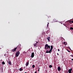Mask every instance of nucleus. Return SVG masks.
Wrapping results in <instances>:
<instances>
[{"instance_id":"1","label":"nucleus","mask_w":73,"mask_h":73,"mask_svg":"<svg viewBox=\"0 0 73 73\" xmlns=\"http://www.w3.org/2000/svg\"><path fill=\"white\" fill-rule=\"evenodd\" d=\"M17 49V50H19V51H20V50H21V46L20 45H18L17 47L15 48L14 49L11 50V51H12V52H14Z\"/></svg>"},{"instance_id":"2","label":"nucleus","mask_w":73,"mask_h":73,"mask_svg":"<svg viewBox=\"0 0 73 73\" xmlns=\"http://www.w3.org/2000/svg\"><path fill=\"white\" fill-rule=\"evenodd\" d=\"M19 54H20V52L19 51H18L16 52V56L17 57H18L19 56Z\"/></svg>"},{"instance_id":"3","label":"nucleus","mask_w":73,"mask_h":73,"mask_svg":"<svg viewBox=\"0 0 73 73\" xmlns=\"http://www.w3.org/2000/svg\"><path fill=\"white\" fill-rule=\"evenodd\" d=\"M46 50V53H51V51L50 50H49V49H47Z\"/></svg>"},{"instance_id":"4","label":"nucleus","mask_w":73,"mask_h":73,"mask_svg":"<svg viewBox=\"0 0 73 73\" xmlns=\"http://www.w3.org/2000/svg\"><path fill=\"white\" fill-rule=\"evenodd\" d=\"M34 56H35V54L34 53V52H32L31 54V57L32 58H33L34 57Z\"/></svg>"},{"instance_id":"5","label":"nucleus","mask_w":73,"mask_h":73,"mask_svg":"<svg viewBox=\"0 0 73 73\" xmlns=\"http://www.w3.org/2000/svg\"><path fill=\"white\" fill-rule=\"evenodd\" d=\"M72 69L71 68L70 69L68 70V72L69 73H72Z\"/></svg>"},{"instance_id":"6","label":"nucleus","mask_w":73,"mask_h":73,"mask_svg":"<svg viewBox=\"0 0 73 73\" xmlns=\"http://www.w3.org/2000/svg\"><path fill=\"white\" fill-rule=\"evenodd\" d=\"M58 71H60V70H61V68H60V67L58 66Z\"/></svg>"},{"instance_id":"7","label":"nucleus","mask_w":73,"mask_h":73,"mask_svg":"<svg viewBox=\"0 0 73 73\" xmlns=\"http://www.w3.org/2000/svg\"><path fill=\"white\" fill-rule=\"evenodd\" d=\"M50 49V46H48L47 47H46V50H47V49Z\"/></svg>"},{"instance_id":"8","label":"nucleus","mask_w":73,"mask_h":73,"mask_svg":"<svg viewBox=\"0 0 73 73\" xmlns=\"http://www.w3.org/2000/svg\"><path fill=\"white\" fill-rule=\"evenodd\" d=\"M51 51L52 52V50L53 49V46L52 45L51 46V49H50Z\"/></svg>"},{"instance_id":"9","label":"nucleus","mask_w":73,"mask_h":73,"mask_svg":"<svg viewBox=\"0 0 73 73\" xmlns=\"http://www.w3.org/2000/svg\"><path fill=\"white\" fill-rule=\"evenodd\" d=\"M47 40H48V41H50V37H48L47 38Z\"/></svg>"},{"instance_id":"10","label":"nucleus","mask_w":73,"mask_h":73,"mask_svg":"<svg viewBox=\"0 0 73 73\" xmlns=\"http://www.w3.org/2000/svg\"><path fill=\"white\" fill-rule=\"evenodd\" d=\"M8 64L9 65H12V63L11 62V61H9L8 62Z\"/></svg>"},{"instance_id":"11","label":"nucleus","mask_w":73,"mask_h":73,"mask_svg":"<svg viewBox=\"0 0 73 73\" xmlns=\"http://www.w3.org/2000/svg\"><path fill=\"white\" fill-rule=\"evenodd\" d=\"M28 65H29V62H26V66H28Z\"/></svg>"},{"instance_id":"12","label":"nucleus","mask_w":73,"mask_h":73,"mask_svg":"<svg viewBox=\"0 0 73 73\" xmlns=\"http://www.w3.org/2000/svg\"><path fill=\"white\" fill-rule=\"evenodd\" d=\"M64 26L66 27L67 28H68V26H69V24L68 23L67 25H65Z\"/></svg>"},{"instance_id":"13","label":"nucleus","mask_w":73,"mask_h":73,"mask_svg":"<svg viewBox=\"0 0 73 73\" xmlns=\"http://www.w3.org/2000/svg\"><path fill=\"white\" fill-rule=\"evenodd\" d=\"M23 70V69L21 68L19 69V70L20 71H22V70Z\"/></svg>"},{"instance_id":"14","label":"nucleus","mask_w":73,"mask_h":73,"mask_svg":"<svg viewBox=\"0 0 73 73\" xmlns=\"http://www.w3.org/2000/svg\"><path fill=\"white\" fill-rule=\"evenodd\" d=\"M48 46H49V45H48V44H46L45 45V47L46 48L47 47H48Z\"/></svg>"},{"instance_id":"15","label":"nucleus","mask_w":73,"mask_h":73,"mask_svg":"<svg viewBox=\"0 0 73 73\" xmlns=\"http://www.w3.org/2000/svg\"><path fill=\"white\" fill-rule=\"evenodd\" d=\"M36 45H37L36 44H34V46L35 47V48H36V47H37V46H36Z\"/></svg>"},{"instance_id":"16","label":"nucleus","mask_w":73,"mask_h":73,"mask_svg":"<svg viewBox=\"0 0 73 73\" xmlns=\"http://www.w3.org/2000/svg\"><path fill=\"white\" fill-rule=\"evenodd\" d=\"M52 65H50L49 66V67L50 68H52Z\"/></svg>"},{"instance_id":"17","label":"nucleus","mask_w":73,"mask_h":73,"mask_svg":"<svg viewBox=\"0 0 73 73\" xmlns=\"http://www.w3.org/2000/svg\"><path fill=\"white\" fill-rule=\"evenodd\" d=\"M2 64L3 65H4V64H5V62H2Z\"/></svg>"},{"instance_id":"18","label":"nucleus","mask_w":73,"mask_h":73,"mask_svg":"<svg viewBox=\"0 0 73 73\" xmlns=\"http://www.w3.org/2000/svg\"><path fill=\"white\" fill-rule=\"evenodd\" d=\"M70 29H71V30H73V27H70Z\"/></svg>"},{"instance_id":"19","label":"nucleus","mask_w":73,"mask_h":73,"mask_svg":"<svg viewBox=\"0 0 73 73\" xmlns=\"http://www.w3.org/2000/svg\"><path fill=\"white\" fill-rule=\"evenodd\" d=\"M32 67L33 68H35V65H33L32 66Z\"/></svg>"},{"instance_id":"20","label":"nucleus","mask_w":73,"mask_h":73,"mask_svg":"<svg viewBox=\"0 0 73 73\" xmlns=\"http://www.w3.org/2000/svg\"><path fill=\"white\" fill-rule=\"evenodd\" d=\"M54 21H55V22H56L57 21H56V20L55 19H54Z\"/></svg>"},{"instance_id":"21","label":"nucleus","mask_w":73,"mask_h":73,"mask_svg":"<svg viewBox=\"0 0 73 73\" xmlns=\"http://www.w3.org/2000/svg\"><path fill=\"white\" fill-rule=\"evenodd\" d=\"M66 50H67L68 52H70V51L68 50V49H67Z\"/></svg>"},{"instance_id":"22","label":"nucleus","mask_w":73,"mask_h":73,"mask_svg":"<svg viewBox=\"0 0 73 73\" xmlns=\"http://www.w3.org/2000/svg\"><path fill=\"white\" fill-rule=\"evenodd\" d=\"M49 27V24H47V27Z\"/></svg>"},{"instance_id":"23","label":"nucleus","mask_w":73,"mask_h":73,"mask_svg":"<svg viewBox=\"0 0 73 73\" xmlns=\"http://www.w3.org/2000/svg\"><path fill=\"white\" fill-rule=\"evenodd\" d=\"M65 73H68V71H66L65 72Z\"/></svg>"},{"instance_id":"24","label":"nucleus","mask_w":73,"mask_h":73,"mask_svg":"<svg viewBox=\"0 0 73 73\" xmlns=\"http://www.w3.org/2000/svg\"><path fill=\"white\" fill-rule=\"evenodd\" d=\"M71 23H73V21H71Z\"/></svg>"},{"instance_id":"25","label":"nucleus","mask_w":73,"mask_h":73,"mask_svg":"<svg viewBox=\"0 0 73 73\" xmlns=\"http://www.w3.org/2000/svg\"><path fill=\"white\" fill-rule=\"evenodd\" d=\"M72 23V22H71V21H70V24H71L72 23Z\"/></svg>"},{"instance_id":"26","label":"nucleus","mask_w":73,"mask_h":73,"mask_svg":"<svg viewBox=\"0 0 73 73\" xmlns=\"http://www.w3.org/2000/svg\"><path fill=\"white\" fill-rule=\"evenodd\" d=\"M66 43H65V42H64V44H65Z\"/></svg>"},{"instance_id":"27","label":"nucleus","mask_w":73,"mask_h":73,"mask_svg":"<svg viewBox=\"0 0 73 73\" xmlns=\"http://www.w3.org/2000/svg\"><path fill=\"white\" fill-rule=\"evenodd\" d=\"M46 47H45V48H44V49H46Z\"/></svg>"},{"instance_id":"28","label":"nucleus","mask_w":73,"mask_h":73,"mask_svg":"<svg viewBox=\"0 0 73 73\" xmlns=\"http://www.w3.org/2000/svg\"><path fill=\"white\" fill-rule=\"evenodd\" d=\"M35 73H37V72H36V71H35Z\"/></svg>"},{"instance_id":"29","label":"nucleus","mask_w":73,"mask_h":73,"mask_svg":"<svg viewBox=\"0 0 73 73\" xmlns=\"http://www.w3.org/2000/svg\"><path fill=\"white\" fill-rule=\"evenodd\" d=\"M71 60H72V61H73V59H72Z\"/></svg>"},{"instance_id":"30","label":"nucleus","mask_w":73,"mask_h":73,"mask_svg":"<svg viewBox=\"0 0 73 73\" xmlns=\"http://www.w3.org/2000/svg\"><path fill=\"white\" fill-rule=\"evenodd\" d=\"M58 51H60V49H58Z\"/></svg>"},{"instance_id":"31","label":"nucleus","mask_w":73,"mask_h":73,"mask_svg":"<svg viewBox=\"0 0 73 73\" xmlns=\"http://www.w3.org/2000/svg\"><path fill=\"white\" fill-rule=\"evenodd\" d=\"M57 55H59V54L58 53H57Z\"/></svg>"},{"instance_id":"32","label":"nucleus","mask_w":73,"mask_h":73,"mask_svg":"<svg viewBox=\"0 0 73 73\" xmlns=\"http://www.w3.org/2000/svg\"><path fill=\"white\" fill-rule=\"evenodd\" d=\"M39 70H40V68H39V69H38V71H39Z\"/></svg>"},{"instance_id":"33","label":"nucleus","mask_w":73,"mask_h":73,"mask_svg":"<svg viewBox=\"0 0 73 73\" xmlns=\"http://www.w3.org/2000/svg\"><path fill=\"white\" fill-rule=\"evenodd\" d=\"M47 24H48V25H49V22H48V23Z\"/></svg>"},{"instance_id":"34","label":"nucleus","mask_w":73,"mask_h":73,"mask_svg":"<svg viewBox=\"0 0 73 73\" xmlns=\"http://www.w3.org/2000/svg\"><path fill=\"white\" fill-rule=\"evenodd\" d=\"M70 56H72V55H71Z\"/></svg>"},{"instance_id":"35","label":"nucleus","mask_w":73,"mask_h":73,"mask_svg":"<svg viewBox=\"0 0 73 73\" xmlns=\"http://www.w3.org/2000/svg\"><path fill=\"white\" fill-rule=\"evenodd\" d=\"M72 57H73V55H72Z\"/></svg>"},{"instance_id":"36","label":"nucleus","mask_w":73,"mask_h":73,"mask_svg":"<svg viewBox=\"0 0 73 73\" xmlns=\"http://www.w3.org/2000/svg\"><path fill=\"white\" fill-rule=\"evenodd\" d=\"M69 48L70 49V50H71V49L70 48Z\"/></svg>"},{"instance_id":"37","label":"nucleus","mask_w":73,"mask_h":73,"mask_svg":"<svg viewBox=\"0 0 73 73\" xmlns=\"http://www.w3.org/2000/svg\"><path fill=\"white\" fill-rule=\"evenodd\" d=\"M48 31H49L48 30L47 31V32H48Z\"/></svg>"},{"instance_id":"38","label":"nucleus","mask_w":73,"mask_h":73,"mask_svg":"<svg viewBox=\"0 0 73 73\" xmlns=\"http://www.w3.org/2000/svg\"><path fill=\"white\" fill-rule=\"evenodd\" d=\"M38 43V42H36V43Z\"/></svg>"},{"instance_id":"39","label":"nucleus","mask_w":73,"mask_h":73,"mask_svg":"<svg viewBox=\"0 0 73 73\" xmlns=\"http://www.w3.org/2000/svg\"><path fill=\"white\" fill-rule=\"evenodd\" d=\"M65 45H66V44H65Z\"/></svg>"},{"instance_id":"40","label":"nucleus","mask_w":73,"mask_h":73,"mask_svg":"<svg viewBox=\"0 0 73 73\" xmlns=\"http://www.w3.org/2000/svg\"><path fill=\"white\" fill-rule=\"evenodd\" d=\"M64 25H65V24Z\"/></svg>"}]
</instances>
